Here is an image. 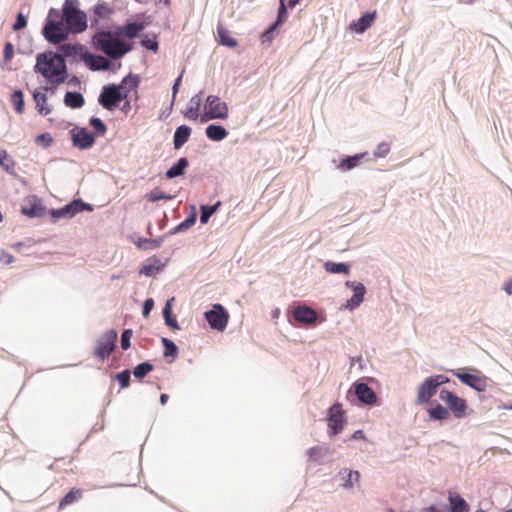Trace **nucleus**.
I'll use <instances>...</instances> for the list:
<instances>
[{
	"instance_id": "1",
	"label": "nucleus",
	"mask_w": 512,
	"mask_h": 512,
	"mask_svg": "<svg viewBox=\"0 0 512 512\" xmlns=\"http://www.w3.org/2000/svg\"><path fill=\"white\" fill-rule=\"evenodd\" d=\"M34 71L43 76L54 88L64 83L68 77L63 56L52 51L39 53L36 56Z\"/></svg>"
},
{
	"instance_id": "2",
	"label": "nucleus",
	"mask_w": 512,
	"mask_h": 512,
	"mask_svg": "<svg viewBox=\"0 0 512 512\" xmlns=\"http://www.w3.org/2000/svg\"><path fill=\"white\" fill-rule=\"evenodd\" d=\"M93 44L98 51L112 59H118L131 50L130 44L123 41L117 31H100L93 37Z\"/></svg>"
},
{
	"instance_id": "3",
	"label": "nucleus",
	"mask_w": 512,
	"mask_h": 512,
	"mask_svg": "<svg viewBox=\"0 0 512 512\" xmlns=\"http://www.w3.org/2000/svg\"><path fill=\"white\" fill-rule=\"evenodd\" d=\"M76 0H65L63 19L67 28L73 33H81L87 28L86 14L77 8Z\"/></svg>"
},
{
	"instance_id": "4",
	"label": "nucleus",
	"mask_w": 512,
	"mask_h": 512,
	"mask_svg": "<svg viewBox=\"0 0 512 512\" xmlns=\"http://www.w3.org/2000/svg\"><path fill=\"white\" fill-rule=\"evenodd\" d=\"M228 117V106L218 96L209 95L204 104V110L200 121L207 122L212 119H226Z\"/></svg>"
},
{
	"instance_id": "5",
	"label": "nucleus",
	"mask_w": 512,
	"mask_h": 512,
	"mask_svg": "<svg viewBox=\"0 0 512 512\" xmlns=\"http://www.w3.org/2000/svg\"><path fill=\"white\" fill-rule=\"evenodd\" d=\"M447 382H449L448 377L442 374L426 378L418 388L416 403L423 404L429 402L437 393V388Z\"/></svg>"
},
{
	"instance_id": "6",
	"label": "nucleus",
	"mask_w": 512,
	"mask_h": 512,
	"mask_svg": "<svg viewBox=\"0 0 512 512\" xmlns=\"http://www.w3.org/2000/svg\"><path fill=\"white\" fill-rule=\"evenodd\" d=\"M439 398L447 405L449 413L451 412L454 417L463 418L466 415L467 403L465 399L446 389L440 391Z\"/></svg>"
},
{
	"instance_id": "7",
	"label": "nucleus",
	"mask_w": 512,
	"mask_h": 512,
	"mask_svg": "<svg viewBox=\"0 0 512 512\" xmlns=\"http://www.w3.org/2000/svg\"><path fill=\"white\" fill-rule=\"evenodd\" d=\"M205 318L211 328L223 331L228 324L229 314L222 305L214 304L211 310L205 312Z\"/></svg>"
},
{
	"instance_id": "8",
	"label": "nucleus",
	"mask_w": 512,
	"mask_h": 512,
	"mask_svg": "<svg viewBox=\"0 0 512 512\" xmlns=\"http://www.w3.org/2000/svg\"><path fill=\"white\" fill-rule=\"evenodd\" d=\"M116 340L117 332L115 330L106 331L98 340L94 355L101 360L108 358L115 348Z\"/></svg>"
},
{
	"instance_id": "9",
	"label": "nucleus",
	"mask_w": 512,
	"mask_h": 512,
	"mask_svg": "<svg viewBox=\"0 0 512 512\" xmlns=\"http://www.w3.org/2000/svg\"><path fill=\"white\" fill-rule=\"evenodd\" d=\"M448 501H449L448 509H438L434 506H431L425 512H469L468 503L459 493L449 492ZM475 512H485V511L482 509H478Z\"/></svg>"
},
{
	"instance_id": "10",
	"label": "nucleus",
	"mask_w": 512,
	"mask_h": 512,
	"mask_svg": "<svg viewBox=\"0 0 512 512\" xmlns=\"http://www.w3.org/2000/svg\"><path fill=\"white\" fill-rule=\"evenodd\" d=\"M43 35L50 43L59 44L63 42L68 33L61 21H47L43 28Z\"/></svg>"
},
{
	"instance_id": "11",
	"label": "nucleus",
	"mask_w": 512,
	"mask_h": 512,
	"mask_svg": "<svg viewBox=\"0 0 512 512\" xmlns=\"http://www.w3.org/2000/svg\"><path fill=\"white\" fill-rule=\"evenodd\" d=\"M121 87L109 86L105 87L99 96V103L106 109H112L122 99L127 97V94H122Z\"/></svg>"
},
{
	"instance_id": "12",
	"label": "nucleus",
	"mask_w": 512,
	"mask_h": 512,
	"mask_svg": "<svg viewBox=\"0 0 512 512\" xmlns=\"http://www.w3.org/2000/svg\"><path fill=\"white\" fill-rule=\"evenodd\" d=\"M345 417L341 404L335 403L329 409L328 427L331 435H337L344 427Z\"/></svg>"
},
{
	"instance_id": "13",
	"label": "nucleus",
	"mask_w": 512,
	"mask_h": 512,
	"mask_svg": "<svg viewBox=\"0 0 512 512\" xmlns=\"http://www.w3.org/2000/svg\"><path fill=\"white\" fill-rule=\"evenodd\" d=\"M48 90L49 88L47 86H42L36 88L32 93L35 108L42 116H47L52 112V106L48 103Z\"/></svg>"
},
{
	"instance_id": "14",
	"label": "nucleus",
	"mask_w": 512,
	"mask_h": 512,
	"mask_svg": "<svg viewBox=\"0 0 512 512\" xmlns=\"http://www.w3.org/2000/svg\"><path fill=\"white\" fill-rule=\"evenodd\" d=\"M73 145L80 149L90 148L95 141L93 133L89 132L87 128L76 127L71 131Z\"/></svg>"
},
{
	"instance_id": "15",
	"label": "nucleus",
	"mask_w": 512,
	"mask_h": 512,
	"mask_svg": "<svg viewBox=\"0 0 512 512\" xmlns=\"http://www.w3.org/2000/svg\"><path fill=\"white\" fill-rule=\"evenodd\" d=\"M455 376L464 384L471 388L483 392L487 388V379L479 374H470L465 372H456Z\"/></svg>"
},
{
	"instance_id": "16",
	"label": "nucleus",
	"mask_w": 512,
	"mask_h": 512,
	"mask_svg": "<svg viewBox=\"0 0 512 512\" xmlns=\"http://www.w3.org/2000/svg\"><path fill=\"white\" fill-rule=\"evenodd\" d=\"M346 286L351 287L353 289L354 294L347 301L345 307L350 310H353L363 302L364 294H365V287L362 283H356V282H351V281H347Z\"/></svg>"
},
{
	"instance_id": "17",
	"label": "nucleus",
	"mask_w": 512,
	"mask_h": 512,
	"mask_svg": "<svg viewBox=\"0 0 512 512\" xmlns=\"http://www.w3.org/2000/svg\"><path fill=\"white\" fill-rule=\"evenodd\" d=\"M21 212L30 218L41 217L44 215L45 208L36 197H31L22 206Z\"/></svg>"
},
{
	"instance_id": "18",
	"label": "nucleus",
	"mask_w": 512,
	"mask_h": 512,
	"mask_svg": "<svg viewBox=\"0 0 512 512\" xmlns=\"http://www.w3.org/2000/svg\"><path fill=\"white\" fill-rule=\"evenodd\" d=\"M376 18V11L367 12L358 20L350 23V29L356 33H364L368 28H370Z\"/></svg>"
},
{
	"instance_id": "19",
	"label": "nucleus",
	"mask_w": 512,
	"mask_h": 512,
	"mask_svg": "<svg viewBox=\"0 0 512 512\" xmlns=\"http://www.w3.org/2000/svg\"><path fill=\"white\" fill-rule=\"evenodd\" d=\"M294 318L303 324H313L317 320V313L307 306L296 307L293 311Z\"/></svg>"
},
{
	"instance_id": "20",
	"label": "nucleus",
	"mask_w": 512,
	"mask_h": 512,
	"mask_svg": "<svg viewBox=\"0 0 512 512\" xmlns=\"http://www.w3.org/2000/svg\"><path fill=\"white\" fill-rule=\"evenodd\" d=\"M83 206H84V203H82L80 200L79 201L76 200V201H73L72 203L64 206L61 209L52 210L51 215L54 220H58V219L64 218V217H72L77 212L81 211V207H83Z\"/></svg>"
},
{
	"instance_id": "21",
	"label": "nucleus",
	"mask_w": 512,
	"mask_h": 512,
	"mask_svg": "<svg viewBox=\"0 0 512 512\" xmlns=\"http://www.w3.org/2000/svg\"><path fill=\"white\" fill-rule=\"evenodd\" d=\"M355 394L358 399L368 405L376 403L377 397L375 392L365 383L355 385Z\"/></svg>"
},
{
	"instance_id": "22",
	"label": "nucleus",
	"mask_w": 512,
	"mask_h": 512,
	"mask_svg": "<svg viewBox=\"0 0 512 512\" xmlns=\"http://www.w3.org/2000/svg\"><path fill=\"white\" fill-rule=\"evenodd\" d=\"M82 60L91 70H105L109 67V61L105 57L92 55L88 52L82 55Z\"/></svg>"
},
{
	"instance_id": "23",
	"label": "nucleus",
	"mask_w": 512,
	"mask_h": 512,
	"mask_svg": "<svg viewBox=\"0 0 512 512\" xmlns=\"http://www.w3.org/2000/svg\"><path fill=\"white\" fill-rule=\"evenodd\" d=\"M201 103H202L201 94L194 95L188 103V106L184 113V116L189 120H194V121L197 120L198 117L200 116L199 111H200Z\"/></svg>"
},
{
	"instance_id": "24",
	"label": "nucleus",
	"mask_w": 512,
	"mask_h": 512,
	"mask_svg": "<svg viewBox=\"0 0 512 512\" xmlns=\"http://www.w3.org/2000/svg\"><path fill=\"white\" fill-rule=\"evenodd\" d=\"M59 49L66 57H72L74 59L77 57L82 59V55L86 52L82 45L74 43L61 44Z\"/></svg>"
},
{
	"instance_id": "25",
	"label": "nucleus",
	"mask_w": 512,
	"mask_h": 512,
	"mask_svg": "<svg viewBox=\"0 0 512 512\" xmlns=\"http://www.w3.org/2000/svg\"><path fill=\"white\" fill-rule=\"evenodd\" d=\"M191 135V128L187 125L179 126L174 134V148L180 149L189 139Z\"/></svg>"
},
{
	"instance_id": "26",
	"label": "nucleus",
	"mask_w": 512,
	"mask_h": 512,
	"mask_svg": "<svg viewBox=\"0 0 512 512\" xmlns=\"http://www.w3.org/2000/svg\"><path fill=\"white\" fill-rule=\"evenodd\" d=\"M64 104L69 108L77 109L85 104V100L81 93L68 91L64 96Z\"/></svg>"
},
{
	"instance_id": "27",
	"label": "nucleus",
	"mask_w": 512,
	"mask_h": 512,
	"mask_svg": "<svg viewBox=\"0 0 512 512\" xmlns=\"http://www.w3.org/2000/svg\"><path fill=\"white\" fill-rule=\"evenodd\" d=\"M227 135V130L220 125L211 124L206 128V136L212 141H221Z\"/></svg>"
},
{
	"instance_id": "28",
	"label": "nucleus",
	"mask_w": 512,
	"mask_h": 512,
	"mask_svg": "<svg viewBox=\"0 0 512 512\" xmlns=\"http://www.w3.org/2000/svg\"><path fill=\"white\" fill-rule=\"evenodd\" d=\"M83 496V490L72 488L59 502V509L79 501Z\"/></svg>"
},
{
	"instance_id": "29",
	"label": "nucleus",
	"mask_w": 512,
	"mask_h": 512,
	"mask_svg": "<svg viewBox=\"0 0 512 512\" xmlns=\"http://www.w3.org/2000/svg\"><path fill=\"white\" fill-rule=\"evenodd\" d=\"M144 26L139 23H129L119 29L117 33H119V36H124L129 39L134 38L138 35V33L143 30Z\"/></svg>"
},
{
	"instance_id": "30",
	"label": "nucleus",
	"mask_w": 512,
	"mask_h": 512,
	"mask_svg": "<svg viewBox=\"0 0 512 512\" xmlns=\"http://www.w3.org/2000/svg\"><path fill=\"white\" fill-rule=\"evenodd\" d=\"M188 165L189 162L186 158H180L176 164H174L171 168L167 170V178L172 179L177 176L183 175Z\"/></svg>"
},
{
	"instance_id": "31",
	"label": "nucleus",
	"mask_w": 512,
	"mask_h": 512,
	"mask_svg": "<svg viewBox=\"0 0 512 512\" xmlns=\"http://www.w3.org/2000/svg\"><path fill=\"white\" fill-rule=\"evenodd\" d=\"M340 474L342 475V479L344 480V487L346 488H352L354 482H359L360 474L358 471L343 469L340 471Z\"/></svg>"
},
{
	"instance_id": "32",
	"label": "nucleus",
	"mask_w": 512,
	"mask_h": 512,
	"mask_svg": "<svg viewBox=\"0 0 512 512\" xmlns=\"http://www.w3.org/2000/svg\"><path fill=\"white\" fill-rule=\"evenodd\" d=\"M287 18V9H286V6L284 4V1L283 0H280V7H279V11H278V18H277V21L265 32L263 33L262 37L265 38L270 35V33L272 31H274L278 25H280L281 23H283Z\"/></svg>"
},
{
	"instance_id": "33",
	"label": "nucleus",
	"mask_w": 512,
	"mask_h": 512,
	"mask_svg": "<svg viewBox=\"0 0 512 512\" xmlns=\"http://www.w3.org/2000/svg\"><path fill=\"white\" fill-rule=\"evenodd\" d=\"M217 34L219 37V43L231 48L237 46V41L231 36L230 32L222 27H218Z\"/></svg>"
},
{
	"instance_id": "34",
	"label": "nucleus",
	"mask_w": 512,
	"mask_h": 512,
	"mask_svg": "<svg viewBox=\"0 0 512 512\" xmlns=\"http://www.w3.org/2000/svg\"><path fill=\"white\" fill-rule=\"evenodd\" d=\"M10 101L18 114L24 113V94L21 90H15L11 94Z\"/></svg>"
},
{
	"instance_id": "35",
	"label": "nucleus",
	"mask_w": 512,
	"mask_h": 512,
	"mask_svg": "<svg viewBox=\"0 0 512 512\" xmlns=\"http://www.w3.org/2000/svg\"><path fill=\"white\" fill-rule=\"evenodd\" d=\"M428 412H429L430 418L433 420H446L450 416L449 410L440 404L429 409Z\"/></svg>"
},
{
	"instance_id": "36",
	"label": "nucleus",
	"mask_w": 512,
	"mask_h": 512,
	"mask_svg": "<svg viewBox=\"0 0 512 512\" xmlns=\"http://www.w3.org/2000/svg\"><path fill=\"white\" fill-rule=\"evenodd\" d=\"M324 267L327 272L333 273V274H348L349 273V266L345 263H335L331 261H327L324 264Z\"/></svg>"
},
{
	"instance_id": "37",
	"label": "nucleus",
	"mask_w": 512,
	"mask_h": 512,
	"mask_svg": "<svg viewBox=\"0 0 512 512\" xmlns=\"http://www.w3.org/2000/svg\"><path fill=\"white\" fill-rule=\"evenodd\" d=\"M361 158H362V155L349 156V157L343 159L340 162L338 167H339V169H341L343 171L353 169L360 163Z\"/></svg>"
},
{
	"instance_id": "38",
	"label": "nucleus",
	"mask_w": 512,
	"mask_h": 512,
	"mask_svg": "<svg viewBox=\"0 0 512 512\" xmlns=\"http://www.w3.org/2000/svg\"><path fill=\"white\" fill-rule=\"evenodd\" d=\"M221 205L220 202H217L216 204L212 206L208 205H202L201 206V216L200 221L201 223H207L209 218L217 211L218 207Z\"/></svg>"
},
{
	"instance_id": "39",
	"label": "nucleus",
	"mask_w": 512,
	"mask_h": 512,
	"mask_svg": "<svg viewBox=\"0 0 512 512\" xmlns=\"http://www.w3.org/2000/svg\"><path fill=\"white\" fill-rule=\"evenodd\" d=\"M153 365L148 363V362H144V363H141L139 365H137L134 370H133V374L136 378L138 379H141L143 377H145L149 372H151L153 370Z\"/></svg>"
},
{
	"instance_id": "40",
	"label": "nucleus",
	"mask_w": 512,
	"mask_h": 512,
	"mask_svg": "<svg viewBox=\"0 0 512 512\" xmlns=\"http://www.w3.org/2000/svg\"><path fill=\"white\" fill-rule=\"evenodd\" d=\"M156 263H158V260H153V263L149 260L141 267L140 274H144L145 276H153L156 274L160 270V267L157 266Z\"/></svg>"
},
{
	"instance_id": "41",
	"label": "nucleus",
	"mask_w": 512,
	"mask_h": 512,
	"mask_svg": "<svg viewBox=\"0 0 512 512\" xmlns=\"http://www.w3.org/2000/svg\"><path fill=\"white\" fill-rule=\"evenodd\" d=\"M162 344L164 347L163 354L165 357L176 356L177 346L175 345V343L173 341L169 340L168 338H162Z\"/></svg>"
},
{
	"instance_id": "42",
	"label": "nucleus",
	"mask_w": 512,
	"mask_h": 512,
	"mask_svg": "<svg viewBox=\"0 0 512 512\" xmlns=\"http://www.w3.org/2000/svg\"><path fill=\"white\" fill-rule=\"evenodd\" d=\"M90 125L94 128L97 135H104L107 130L103 121L97 117H92L90 119Z\"/></svg>"
},
{
	"instance_id": "43",
	"label": "nucleus",
	"mask_w": 512,
	"mask_h": 512,
	"mask_svg": "<svg viewBox=\"0 0 512 512\" xmlns=\"http://www.w3.org/2000/svg\"><path fill=\"white\" fill-rule=\"evenodd\" d=\"M172 196L164 194L159 189H154L148 194V200L151 202H156L158 200H170Z\"/></svg>"
},
{
	"instance_id": "44",
	"label": "nucleus",
	"mask_w": 512,
	"mask_h": 512,
	"mask_svg": "<svg viewBox=\"0 0 512 512\" xmlns=\"http://www.w3.org/2000/svg\"><path fill=\"white\" fill-rule=\"evenodd\" d=\"M390 152V144L387 142H381L374 150L373 155L376 158H383Z\"/></svg>"
},
{
	"instance_id": "45",
	"label": "nucleus",
	"mask_w": 512,
	"mask_h": 512,
	"mask_svg": "<svg viewBox=\"0 0 512 512\" xmlns=\"http://www.w3.org/2000/svg\"><path fill=\"white\" fill-rule=\"evenodd\" d=\"M172 315L171 313V305H170V301H168L163 309V316H164V319H165V322L166 324L173 328V329H179V325L177 322H169L170 321V316Z\"/></svg>"
},
{
	"instance_id": "46",
	"label": "nucleus",
	"mask_w": 512,
	"mask_h": 512,
	"mask_svg": "<svg viewBox=\"0 0 512 512\" xmlns=\"http://www.w3.org/2000/svg\"><path fill=\"white\" fill-rule=\"evenodd\" d=\"M115 378L119 381L121 388H126L130 383V371L124 370L115 375Z\"/></svg>"
},
{
	"instance_id": "47",
	"label": "nucleus",
	"mask_w": 512,
	"mask_h": 512,
	"mask_svg": "<svg viewBox=\"0 0 512 512\" xmlns=\"http://www.w3.org/2000/svg\"><path fill=\"white\" fill-rule=\"evenodd\" d=\"M133 335V331L131 329H126L123 331L121 335V347L124 350H127L130 347V340Z\"/></svg>"
},
{
	"instance_id": "48",
	"label": "nucleus",
	"mask_w": 512,
	"mask_h": 512,
	"mask_svg": "<svg viewBox=\"0 0 512 512\" xmlns=\"http://www.w3.org/2000/svg\"><path fill=\"white\" fill-rule=\"evenodd\" d=\"M26 25H27V20H26L25 16L22 13H19L17 15L16 21L13 25V29L15 31H18V30L25 28Z\"/></svg>"
},
{
	"instance_id": "49",
	"label": "nucleus",
	"mask_w": 512,
	"mask_h": 512,
	"mask_svg": "<svg viewBox=\"0 0 512 512\" xmlns=\"http://www.w3.org/2000/svg\"><path fill=\"white\" fill-rule=\"evenodd\" d=\"M13 55H14L13 45L10 42H7L5 44L4 50H3V56H4L5 62H9L13 58Z\"/></svg>"
},
{
	"instance_id": "50",
	"label": "nucleus",
	"mask_w": 512,
	"mask_h": 512,
	"mask_svg": "<svg viewBox=\"0 0 512 512\" xmlns=\"http://www.w3.org/2000/svg\"><path fill=\"white\" fill-rule=\"evenodd\" d=\"M144 248L145 249H153L157 248L161 245L162 240L161 239H144L143 241Z\"/></svg>"
},
{
	"instance_id": "51",
	"label": "nucleus",
	"mask_w": 512,
	"mask_h": 512,
	"mask_svg": "<svg viewBox=\"0 0 512 512\" xmlns=\"http://www.w3.org/2000/svg\"><path fill=\"white\" fill-rule=\"evenodd\" d=\"M153 305H154L153 299H147L144 302V306H143V315L144 316H148L149 315L150 310L152 309Z\"/></svg>"
},
{
	"instance_id": "52",
	"label": "nucleus",
	"mask_w": 512,
	"mask_h": 512,
	"mask_svg": "<svg viewBox=\"0 0 512 512\" xmlns=\"http://www.w3.org/2000/svg\"><path fill=\"white\" fill-rule=\"evenodd\" d=\"M142 44H143L146 48L151 49V50H155V51H156V50H157V48H158V44H157V42H155V41L144 40V41L142 42Z\"/></svg>"
},
{
	"instance_id": "53",
	"label": "nucleus",
	"mask_w": 512,
	"mask_h": 512,
	"mask_svg": "<svg viewBox=\"0 0 512 512\" xmlns=\"http://www.w3.org/2000/svg\"><path fill=\"white\" fill-rule=\"evenodd\" d=\"M503 288L508 295H512V280L506 282Z\"/></svg>"
},
{
	"instance_id": "54",
	"label": "nucleus",
	"mask_w": 512,
	"mask_h": 512,
	"mask_svg": "<svg viewBox=\"0 0 512 512\" xmlns=\"http://www.w3.org/2000/svg\"><path fill=\"white\" fill-rule=\"evenodd\" d=\"M180 82H181V77H178L173 85V99L175 98L176 94H177V91H178V86L180 85Z\"/></svg>"
},
{
	"instance_id": "55",
	"label": "nucleus",
	"mask_w": 512,
	"mask_h": 512,
	"mask_svg": "<svg viewBox=\"0 0 512 512\" xmlns=\"http://www.w3.org/2000/svg\"><path fill=\"white\" fill-rule=\"evenodd\" d=\"M195 222V218H191L186 220L185 222L181 223L178 227V229H182L183 227H188L190 224H193Z\"/></svg>"
},
{
	"instance_id": "56",
	"label": "nucleus",
	"mask_w": 512,
	"mask_h": 512,
	"mask_svg": "<svg viewBox=\"0 0 512 512\" xmlns=\"http://www.w3.org/2000/svg\"><path fill=\"white\" fill-rule=\"evenodd\" d=\"M352 438L353 439H363L364 438V433L362 430H357L354 432V434L352 435Z\"/></svg>"
},
{
	"instance_id": "57",
	"label": "nucleus",
	"mask_w": 512,
	"mask_h": 512,
	"mask_svg": "<svg viewBox=\"0 0 512 512\" xmlns=\"http://www.w3.org/2000/svg\"><path fill=\"white\" fill-rule=\"evenodd\" d=\"M7 158V153L5 150L0 149V164H4V160Z\"/></svg>"
},
{
	"instance_id": "58",
	"label": "nucleus",
	"mask_w": 512,
	"mask_h": 512,
	"mask_svg": "<svg viewBox=\"0 0 512 512\" xmlns=\"http://www.w3.org/2000/svg\"><path fill=\"white\" fill-rule=\"evenodd\" d=\"M169 399V396L167 394H161L160 395V403L162 405H165Z\"/></svg>"
},
{
	"instance_id": "59",
	"label": "nucleus",
	"mask_w": 512,
	"mask_h": 512,
	"mask_svg": "<svg viewBox=\"0 0 512 512\" xmlns=\"http://www.w3.org/2000/svg\"><path fill=\"white\" fill-rule=\"evenodd\" d=\"M319 452H320V449L318 447H312L309 449V454L311 457L316 454H319Z\"/></svg>"
},
{
	"instance_id": "60",
	"label": "nucleus",
	"mask_w": 512,
	"mask_h": 512,
	"mask_svg": "<svg viewBox=\"0 0 512 512\" xmlns=\"http://www.w3.org/2000/svg\"><path fill=\"white\" fill-rule=\"evenodd\" d=\"M301 0H289V6L293 8L296 6Z\"/></svg>"
},
{
	"instance_id": "61",
	"label": "nucleus",
	"mask_w": 512,
	"mask_h": 512,
	"mask_svg": "<svg viewBox=\"0 0 512 512\" xmlns=\"http://www.w3.org/2000/svg\"><path fill=\"white\" fill-rule=\"evenodd\" d=\"M169 322H172V323H173V322H177V320H176V318H175V317H173V316L171 315V316H170V321H169Z\"/></svg>"
},
{
	"instance_id": "62",
	"label": "nucleus",
	"mask_w": 512,
	"mask_h": 512,
	"mask_svg": "<svg viewBox=\"0 0 512 512\" xmlns=\"http://www.w3.org/2000/svg\"><path fill=\"white\" fill-rule=\"evenodd\" d=\"M11 261H12V257H11V256H9V258H7V262H9V263H10Z\"/></svg>"
},
{
	"instance_id": "63",
	"label": "nucleus",
	"mask_w": 512,
	"mask_h": 512,
	"mask_svg": "<svg viewBox=\"0 0 512 512\" xmlns=\"http://www.w3.org/2000/svg\"><path fill=\"white\" fill-rule=\"evenodd\" d=\"M133 85L136 87L137 86V81L136 80H133Z\"/></svg>"
},
{
	"instance_id": "64",
	"label": "nucleus",
	"mask_w": 512,
	"mask_h": 512,
	"mask_svg": "<svg viewBox=\"0 0 512 512\" xmlns=\"http://www.w3.org/2000/svg\"><path fill=\"white\" fill-rule=\"evenodd\" d=\"M506 512H512V510H508V511H506Z\"/></svg>"
}]
</instances>
